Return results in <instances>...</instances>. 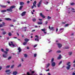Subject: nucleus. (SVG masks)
<instances>
[{
  "mask_svg": "<svg viewBox=\"0 0 75 75\" xmlns=\"http://www.w3.org/2000/svg\"><path fill=\"white\" fill-rule=\"evenodd\" d=\"M73 63H75V59H74V61Z\"/></svg>",
  "mask_w": 75,
  "mask_h": 75,
  "instance_id": "obj_63",
  "label": "nucleus"
},
{
  "mask_svg": "<svg viewBox=\"0 0 75 75\" xmlns=\"http://www.w3.org/2000/svg\"><path fill=\"white\" fill-rule=\"evenodd\" d=\"M3 26V25L0 24V27H2Z\"/></svg>",
  "mask_w": 75,
  "mask_h": 75,
  "instance_id": "obj_46",
  "label": "nucleus"
},
{
  "mask_svg": "<svg viewBox=\"0 0 75 75\" xmlns=\"http://www.w3.org/2000/svg\"><path fill=\"white\" fill-rule=\"evenodd\" d=\"M68 25H69V24H66V25H65V27H67V26H68Z\"/></svg>",
  "mask_w": 75,
  "mask_h": 75,
  "instance_id": "obj_41",
  "label": "nucleus"
},
{
  "mask_svg": "<svg viewBox=\"0 0 75 75\" xmlns=\"http://www.w3.org/2000/svg\"><path fill=\"white\" fill-rule=\"evenodd\" d=\"M8 35L9 36H11V33L10 32L9 33Z\"/></svg>",
  "mask_w": 75,
  "mask_h": 75,
  "instance_id": "obj_34",
  "label": "nucleus"
},
{
  "mask_svg": "<svg viewBox=\"0 0 75 75\" xmlns=\"http://www.w3.org/2000/svg\"><path fill=\"white\" fill-rule=\"evenodd\" d=\"M14 67V65H12L11 66V68H13V67Z\"/></svg>",
  "mask_w": 75,
  "mask_h": 75,
  "instance_id": "obj_44",
  "label": "nucleus"
},
{
  "mask_svg": "<svg viewBox=\"0 0 75 75\" xmlns=\"http://www.w3.org/2000/svg\"><path fill=\"white\" fill-rule=\"evenodd\" d=\"M1 11L2 13H4V12H6L7 11L6 10H3Z\"/></svg>",
  "mask_w": 75,
  "mask_h": 75,
  "instance_id": "obj_26",
  "label": "nucleus"
},
{
  "mask_svg": "<svg viewBox=\"0 0 75 75\" xmlns=\"http://www.w3.org/2000/svg\"><path fill=\"white\" fill-rule=\"evenodd\" d=\"M32 20L34 22H35L36 21V19L35 18H34Z\"/></svg>",
  "mask_w": 75,
  "mask_h": 75,
  "instance_id": "obj_29",
  "label": "nucleus"
},
{
  "mask_svg": "<svg viewBox=\"0 0 75 75\" xmlns=\"http://www.w3.org/2000/svg\"><path fill=\"white\" fill-rule=\"evenodd\" d=\"M70 64V62H68L67 63V66L66 67V68L68 70H69V69H70V68H71V65Z\"/></svg>",
  "mask_w": 75,
  "mask_h": 75,
  "instance_id": "obj_2",
  "label": "nucleus"
},
{
  "mask_svg": "<svg viewBox=\"0 0 75 75\" xmlns=\"http://www.w3.org/2000/svg\"><path fill=\"white\" fill-rule=\"evenodd\" d=\"M49 29H50V30H53V29H54V27H52L51 28H50V26H49Z\"/></svg>",
  "mask_w": 75,
  "mask_h": 75,
  "instance_id": "obj_22",
  "label": "nucleus"
},
{
  "mask_svg": "<svg viewBox=\"0 0 75 75\" xmlns=\"http://www.w3.org/2000/svg\"><path fill=\"white\" fill-rule=\"evenodd\" d=\"M30 73L32 74H34V72H35V71H32V70H30Z\"/></svg>",
  "mask_w": 75,
  "mask_h": 75,
  "instance_id": "obj_18",
  "label": "nucleus"
},
{
  "mask_svg": "<svg viewBox=\"0 0 75 75\" xmlns=\"http://www.w3.org/2000/svg\"><path fill=\"white\" fill-rule=\"evenodd\" d=\"M47 75H51V74H50V73H47Z\"/></svg>",
  "mask_w": 75,
  "mask_h": 75,
  "instance_id": "obj_54",
  "label": "nucleus"
},
{
  "mask_svg": "<svg viewBox=\"0 0 75 75\" xmlns=\"http://www.w3.org/2000/svg\"><path fill=\"white\" fill-rule=\"evenodd\" d=\"M36 3H37V2L36 1H34V2L33 3V6H32V8H34V7H36Z\"/></svg>",
  "mask_w": 75,
  "mask_h": 75,
  "instance_id": "obj_4",
  "label": "nucleus"
},
{
  "mask_svg": "<svg viewBox=\"0 0 75 75\" xmlns=\"http://www.w3.org/2000/svg\"><path fill=\"white\" fill-rule=\"evenodd\" d=\"M45 71H50V69H48L47 70H46Z\"/></svg>",
  "mask_w": 75,
  "mask_h": 75,
  "instance_id": "obj_50",
  "label": "nucleus"
},
{
  "mask_svg": "<svg viewBox=\"0 0 75 75\" xmlns=\"http://www.w3.org/2000/svg\"><path fill=\"white\" fill-rule=\"evenodd\" d=\"M24 57L25 58L27 57V54H25Z\"/></svg>",
  "mask_w": 75,
  "mask_h": 75,
  "instance_id": "obj_40",
  "label": "nucleus"
},
{
  "mask_svg": "<svg viewBox=\"0 0 75 75\" xmlns=\"http://www.w3.org/2000/svg\"><path fill=\"white\" fill-rule=\"evenodd\" d=\"M72 75H75V73H73L72 74Z\"/></svg>",
  "mask_w": 75,
  "mask_h": 75,
  "instance_id": "obj_59",
  "label": "nucleus"
},
{
  "mask_svg": "<svg viewBox=\"0 0 75 75\" xmlns=\"http://www.w3.org/2000/svg\"><path fill=\"white\" fill-rule=\"evenodd\" d=\"M3 56L4 58H6L7 57V55L6 54H3Z\"/></svg>",
  "mask_w": 75,
  "mask_h": 75,
  "instance_id": "obj_23",
  "label": "nucleus"
},
{
  "mask_svg": "<svg viewBox=\"0 0 75 75\" xmlns=\"http://www.w3.org/2000/svg\"><path fill=\"white\" fill-rule=\"evenodd\" d=\"M54 61V58H52L51 60V63L53 62Z\"/></svg>",
  "mask_w": 75,
  "mask_h": 75,
  "instance_id": "obj_27",
  "label": "nucleus"
},
{
  "mask_svg": "<svg viewBox=\"0 0 75 75\" xmlns=\"http://www.w3.org/2000/svg\"><path fill=\"white\" fill-rule=\"evenodd\" d=\"M10 70H8L6 71V72L7 73V74H11V73L10 72Z\"/></svg>",
  "mask_w": 75,
  "mask_h": 75,
  "instance_id": "obj_9",
  "label": "nucleus"
},
{
  "mask_svg": "<svg viewBox=\"0 0 75 75\" xmlns=\"http://www.w3.org/2000/svg\"><path fill=\"white\" fill-rule=\"evenodd\" d=\"M61 59V55L60 54L59 57H58L57 59Z\"/></svg>",
  "mask_w": 75,
  "mask_h": 75,
  "instance_id": "obj_17",
  "label": "nucleus"
},
{
  "mask_svg": "<svg viewBox=\"0 0 75 75\" xmlns=\"http://www.w3.org/2000/svg\"><path fill=\"white\" fill-rule=\"evenodd\" d=\"M24 3L23 2H20V5H21V6L22 5H24Z\"/></svg>",
  "mask_w": 75,
  "mask_h": 75,
  "instance_id": "obj_13",
  "label": "nucleus"
},
{
  "mask_svg": "<svg viewBox=\"0 0 75 75\" xmlns=\"http://www.w3.org/2000/svg\"><path fill=\"white\" fill-rule=\"evenodd\" d=\"M25 41H26V42H27L28 41H29V39H28L27 38H26L25 39Z\"/></svg>",
  "mask_w": 75,
  "mask_h": 75,
  "instance_id": "obj_25",
  "label": "nucleus"
},
{
  "mask_svg": "<svg viewBox=\"0 0 75 75\" xmlns=\"http://www.w3.org/2000/svg\"><path fill=\"white\" fill-rule=\"evenodd\" d=\"M39 20L40 21H42V20L41 19H39Z\"/></svg>",
  "mask_w": 75,
  "mask_h": 75,
  "instance_id": "obj_55",
  "label": "nucleus"
},
{
  "mask_svg": "<svg viewBox=\"0 0 75 75\" xmlns=\"http://www.w3.org/2000/svg\"><path fill=\"white\" fill-rule=\"evenodd\" d=\"M57 52H58V53H59L61 52V51L58 50L57 51Z\"/></svg>",
  "mask_w": 75,
  "mask_h": 75,
  "instance_id": "obj_43",
  "label": "nucleus"
},
{
  "mask_svg": "<svg viewBox=\"0 0 75 75\" xmlns=\"http://www.w3.org/2000/svg\"><path fill=\"white\" fill-rule=\"evenodd\" d=\"M0 6L1 7H2V8H6L7 7L6 5H0Z\"/></svg>",
  "mask_w": 75,
  "mask_h": 75,
  "instance_id": "obj_11",
  "label": "nucleus"
},
{
  "mask_svg": "<svg viewBox=\"0 0 75 75\" xmlns=\"http://www.w3.org/2000/svg\"><path fill=\"white\" fill-rule=\"evenodd\" d=\"M50 65V63H47L46 65V68H47Z\"/></svg>",
  "mask_w": 75,
  "mask_h": 75,
  "instance_id": "obj_16",
  "label": "nucleus"
},
{
  "mask_svg": "<svg viewBox=\"0 0 75 75\" xmlns=\"http://www.w3.org/2000/svg\"><path fill=\"white\" fill-rule=\"evenodd\" d=\"M1 31H4V29H1Z\"/></svg>",
  "mask_w": 75,
  "mask_h": 75,
  "instance_id": "obj_58",
  "label": "nucleus"
},
{
  "mask_svg": "<svg viewBox=\"0 0 75 75\" xmlns=\"http://www.w3.org/2000/svg\"><path fill=\"white\" fill-rule=\"evenodd\" d=\"M1 51L2 52H3V51H4V50L3 49H1Z\"/></svg>",
  "mask_w": 75,
  "mask_h": 75,
  "instance_id": "obj_53",
  "label": "nucleus"
},
{
  "mask_svg": "<svg viewBox=\"0 0 75 75\" xmlns=\"http://www.w3.org/2000/svg\"><path fill=\"white\" fill-rule=\"evenodd\" d=\"M35 40L36 41H38V42H39V40L38 39H35Z\"/></svg>",
  "mask_w": 75,
  "mask_h": 75,
  "instance_id": "obj_37",
  "label": "nucleus"
},
{
  "mask_svg": "<svg viewBox=\"0 0 75 75\" xmlns=\"http://www.w3.org/2000/svg\"><path fill=\"white\" fill-rule=\"evenodd\" d=\"M51 17H50L49 16H48L47 17V19L48 20H50V19H51Z\"/></svg>",
  "mask_w": 75,
  "mask_h": 75,
  "instance_id": "obj_30",
  "label": "nucleus"
},
{
  "mask_svg": "<svg viewBox=\"0 0 75 75\" xmlns=\"http://www.w3.org/2000/svg\"><path fill=\"white\" fill-rule=\"evenodd\" d=\"M70 4L71 5H74V4H75V3H70Z\"/></svg>",
  "mask_w": 75,
  "mask_h": 75,
  "instance_id": "obj_35",
  "label": "nucleus"
},
{
  "mask_svg": "<svg viewBox=\"0 0 75 75\" xmlns=\"http://www.w3.org/2000/svg\"><path fill=\"white\" fill-rule=\"evenodd\" d=\"M18 50H19V52H21V48H20V47H19L18 48Z\"/></svg>",
  "mask_w": 75,
  "mask_h": 75,
  "instance_id": "obj_15",
  "label": "nucleus"
},
{
  "mask_svg": "<svg viewBox=\"0 0 75 75\" xmlns=\"http://www.w3.org/2000/svg\"><path fill=\"white\" fill-rule=\"evenodd\" d=\"M42 1V0H41L39 2L38 4L37 5L38 7H40L41 6V4Z\"/></svg>",
  "mask_w": 75,
  "mask_h": 75,
  "instance_id": "obj_5",
  "label": "nucleus"
},
{
  "mask_svg": "<svg viewBox=\"0 0 75 75\" xmlns=\"http://www.w3.org/2000/svg\"><path fill=\"white\" fill-rule=\"evenodd\" d=\"M62 64V61H61L59 63V65L60 64Z\"/></svg>",
  "mask_w": 75,
  "mask_h": 75,
  "instance_id": "obj_38",
  "label": "nucleus"
},
{
  "mask_svg": "<svg viewBox=\"0 0 75 75\" xmlns=\"http://www.w3.org/2000/svg\"><path fill=\"white\" fill-rule=\"evenodd\" d=\"M16 6H13L10 7V9H7L6 10L7 11H9L10 12H11L13 11L12 9H13V8H16Z\"/></svg>",
  "mask_w": 75,
  "mask_h": 75,
  "instance_id": "obj_1",
  "label": "nucleus"
},
{
  "mask_svg": "<svg viewBox=\"0 0 75 75\" xmlns=\"http://www.w3.org/2000/svg\"><path fill=\"white\" fill-rule=\"evenodd\" d=\"M34 57H37V54H34Z\"/></svg>",
  "mask_w": 75,
  "mask_h": 75,
  "instance_id": "obj_45",
  "label": "nucleus"
},
{
  "mask_svg": "<svg viewBox=\"0 0 75 75\" xmlns=\"http://www.w3.org/2000/svg\"><path fill=\"white\" fill-rule=\"evenodd\" d=\"M7 3H8V4H10V1H8L7 2Z\"/></svg>",
  "mask_w": 75,
  "mask_h": 75,
  "instance_id": "obj_60",
  "label": "nucleus"
},
{
  "mask_svg": "<svg viewBox=\"0 0 75 75\" xmlns=\"http://www.w3.org/2000/svg\"><path fill=\"white\" fill-rule=\"evenodd\" d=\"M51 63L52 64V67H55V62H51Z\"/></svg>",
  "mask_w": 75,
  "mask_h": 75,
  "instance_id": "obj_10",
  "label": "nucleus"
},
{
  "mask_svg": "<svg viewBox=\"0 0 75 75\" xmlns=\"http://www.w3.org/2000/svg\"><path fill=\"white\" fill-rule=\"evenodd\" d=\"M5 20H7V21H11V19L9 18H5Z\"/></svg>",
  "mask_w": 75,
  "mask_h": 75,
  "instance_id": "obj_12",
  "label": "nucleus"
},
{
  "mask_svg": "<svg viewBox=\"0 0 75 75\" xmlns=\"http://www.w3.org/2000/svg\"><path fill=\"white\" fill-rule=\"evenodd\" d=\"M40 16L42 17V18H45V16L44 15H43L42 13H40Z\"/></svg>",
  "mask_w": 75,
  "mask_h": 75,
  "instance_id": "obj_6",
  "label": "nucleus"
},
{
  "mask_svg": "<svg viewBox=\"0 0 75 75\" xmlns=\"http://www.w3.org/2000/svg\"><path fill=\"white\" fill-rule=\"evenodd\" d=\"M11 57H9L8 58V59H11Z\"/></svg>",
  "mask_w": 75,
  "mask_h": 75,
  "instance_id": "obj_47",
  "label": "nucleus"
},
{
  "mask_svg": "<svg viewBox=\"0 0 75 75\" xmlns=\"http://www.w3.org/2000/svg\"><path fill=\"white\" fill-rule=\"evenodd\" d=\"M43 3L45 4H46V5H47V4H48V2L47 1H45Z\"/></svg>",
  "mask_w": 75,
  "mask_h": 75,
  "instance_id": "obj_19",
  "label": "nucleus"
},
{
  "mask_svg": "<svg viewBox=\"0 0 75 75\" xmlns=\"http://www.w3.org/2000/svg\"><path fill=\"white\" fill-rule=\"evenodd\" d=\"M6 34V32L5 31L3 32V34L4 35H5V34Z\"/></svg>",
  "mask_w": 75,
  "mask_h": 75,
  "instance_id": "obj_32",
  "label": "nucleus"
},
{
  "mask_svg": "<svg viewBox=\"0 0 75 75\" xmlns=\"http://www.w3.org/2000/svg\"><path fill=\"white\" fill-rule=\"evenodd\" d=\"M40 75H43L42 74V73H40Z\"/></svg>",
  "mask_w": 75,
  "mask_h": 75,
  "instance_id": "obj_64",
  "label": "nucleus"
},
{
  "mask_svg": "<svg viewBox=\"0 0 75 75\" xmlns=\"http://www.w3.org/2000/svg\"><path fill=\"white\" fill-rule=\"evenodd\" d=\"M47 23H48V22H46V23H45V24H47Z\"/></svg>",
  "mask_w": 75,
  "mask_h": 75,
  "instance_id": "obj_62",
  "label": "nucleus"
},
{
  "mask_svg": "<svg viewBox=\"0 0 75 75\" xmlns=\"http://www.w3.org/2000/svg\"><path fill=\"white\" fill-rule=\"evenodd\" d=\"M17 74V72L16 71H14L13 73V75H16Z\"/></svg>",
  "mask_w": 75,
  "mask_h": 75,
  "instance_id": "obj_20",
  "label": "nucleus"
},
{
  "mask_svg": "<svg viewBox=\"0 0 75 75\" xmlns=\"http://www.w3.org/2000/svg\"><path fill=\"white\" fill-rule=\"evenodd\" d=\"M9 45L11 47H16V45H14V44H13V42H9Z\"/></svg>",
  "mask_w": 75,
  "mask_h": 75,
  "instance_id": "obj_3",
  "label": "nucleus"
},
{
  "mask_svg": "<svg viewBox=\"0 0 75 75\" xmlns=\"http://www.w3.org/2000/svg\"><path fill=\"white\" fill-rule=\"evenodd\" d=\"M72 53L71 52H69V55H71L72 54Z\"/></svg>",
  "mask_w": 75,
  "mask_h": 75,
  "instance_id": "obj_31",
  "label": "nucleus"
},
{
  "mask_svg": "<svg viewBox=\"0 0 75 75\" xmlns=\"http://www.w3.org/2000/svg\"><path fill=\"white\" fill-rule=\"evenodd\" d=\"M41 30L43 31V32H45V29H42Z\"/></svg>",
  "mask_w": 75,
  "mask_h": 75,
  "instance_id": "obj_28",
  "label": "nucleus"
},
{
  "mask_svg": "<svg viewBox=\"0 0 75 75\" xmlns=\"http://www.w3.org/2000/svg\"><path fill=\"white\" fill-rule=\"evenodd\" d=\"M6 51H8V49H6Z\"/></svg>",
  "mask_w": 75,
  "mask_h": 75,
  "instance_id": "obj_56",
  "label": "nucleus"
},
{
  "mask_svg": "<svg viewBox=\"0 0 75 75\" xmlns=\"http://www.w3.org/2000/svg\"><path fill=\"white\" fill-rule=\"evenodd\" d=\"M64 28H60L59 30V34L60 33H61L62 32L64 31Z\"/></svg>",
  "mask_w": 75,
  "mask_h": 75,
  "instance_id": "obj_7",
  "label": "nucleus"
},
{
  "mask_svg": "<svg viewBox=\"0 0 75 75\" xmlns=\"http://www.w3.org/2000/svg\"><path fill=\"white\" fill-rule=\"evenodd\" d=\"M2 25L3 26H6L5 25V23H4V22H3L2 23Z\"/></svg>",
  "mask_w": 75,
  "mask_h": 75,
  "instance_id": "obj_33",
  "label": "nucleus"
},
{
  "mask_svg": "<svg viewBox=\"0 0 75 75\" xmlns=\"http://www.w3.org/2000/svg\"><path fill=\"white\" fill-rule=\"evenodd\" d=\"M57 45L59 48H60L61 47H62V44L60 43H58L57 44Z\"/></svg>",
  "mask_w": 75,
  "mask_h": 75,
  "instance_id": "obj_8",
  "label": "nucleus"
},
{
  "mask_svg": "<svg viewBox=\"0 0 75 75\" xmlns=\"http://www.w3.org/2000/svg\"><path fill=\"white\" fill-rule=\"evenodd\" d=\"M30 3V1H27V3Z\"/></svg>",
  "mask_w": 75,
  "mask_h": 75,
  "instance_id": "obj_61",
  "label": "nucleus"
},
{
  "mask_svg": "<svg viewBox=\"0 0 75 75\" xmlns=\"http://www.w3.org/2000/svg\"><path fill=\"white\" fill-rule=\"evenodd\" d=\"M27 44V42H24L23 43V45H25Z\"/></svg>",
  "mask_w": 75,
  "mask_h": 75,
  "instance_id": "obj_36",
  "label": "nucleus"
},
{
  "mask_svg": "<svg viewBox=\"0 0 75 75\" xmlns=\"http://www.w3.org/2000/svg\"><path fill=\"white\" fill-rule=\"evenodd\" d=\"M4 53H5V54H7V52L6 51H4Z\"/></svg>",
  "mask_w": 75,
  "mask_h": 75,
  "instance_id": "obj_48",
  "label": "nucleus"
},
{
  "mask_svg": "<svg viewBox=\"0 0 75 75\" xmlns=\"http://www.w3.org/2000/svg\"><path fill=\"white\" fill-rule=\"evenodd\" d=\"M25 13H26V12H25V11H24L21 14V16H24L25 15Z\"/></svg>",
  "mask_w": 75,
  "mask_h": 75,
  "instance_id": "obj_14",
  "label": "nucleus"
},
{
  "mask_svg": "<svg viewBox=\"0 0 75 75\" xmlns=\"http://www.w3.org/2000/svg\"><path fill=\"white\" fill-rule=\"evenodd\" d=\"M16 21V20H13V22H15V21Z\"/></svg>",
  "mask_w": 75,
  "mask_h": 75,
  "instance_id": "obj_57",
  "label": "nucleus"
},
{
  "mask_svg": "<svg viewBox=\"0 0 75 75\" xmlns=\"http://www.w3.org/2000/svg\"><path fill=\"white\" fill-rule=\"evenodd\" d=\"M37 46V45H34V47L35 48V47H36Z\"/></svg>",
  "mask_w": 75,
  "mask_h": 75,
  "instance_id": "obj_52",
  "label": "nucleus"
},
{
  "mask_svg": "<svg viewBox=\"0 0 75 75\" xmlns=\"http://www.w3.org/2000/svg\"><path fill=\"white\" fill-rule=\"evenodd\" d=\"M69 47H65V48L66 49H68L69 48Z\"/></svg>",
  "mask_w": 75,
  "mask_h": 75,
  "instance_id": "obj_51",
  "label": "nucleus"
},
{
  "mask_svg": "<svg viewBox=\"0 0 75 75\" xmlns=\"http://www.w3.org/2000/svg\"><path fill=\"white\" fill-rule=\"evenodd\" d=\"M37 24L39 25L42 24V22H37Z\"/></svg>",
  "mask_w": 75,
  "mask_h": 75,
  "instance_id": "obj_21",
  "label": "nucleus"
},
{
  "mask_svg": "<svg viewBox=\"0 0 75 75\" xmlns=\"http://www.w3.org/2000/svg\"><path fill=\"white\" fill-rule=\"evenodd\" d=\"M23 7V5L21 6H20V8H19V10H21V9H22V8Z\"/></svg>",
  "mask_w": 75,
  "mask_h": 75,
  "instance_id": "obj_24",
  "label": "nucleus"
},
{
  "mask_svg": "<svg viewBox=\"0 0 75 75\" xmlns=\"http://www.w3.org/2000/svg\"><path fill=\"white\" fill-rule=\"evenodd\" d=\"M10 67V66L8 65V66H6V68H9V67Z\"/></svg>",
  "mask_w": 75,
  "mask_h": 75,
  "instance_id": "obj_39",
  "label": "nucleus"
},
{
  "mask_svg": "<svg viewBox=\"0 0 75 75\" xmlns=\"http://www.w3.org/2000/svg\"><path fill=\"white\" fill-rule=\"evenodd\" d=\"M10 27H14V25H10Z\"/></svg>",
  "mask_w": 75,
  "mask_h": 75,
  "instance_id": "obj_49",
  "label": "nucleus"
},
{
  "mask_svg": "<svg viewBox=\"0 0 75 75\" xmlns=\"http://www.w3.org/2000/svg\"><path fill=\"white\" fill-rule=\"evenodd\" d=\"M21 64H20L18 66V67H21Z\"/></svg>",
  "mask_w": 75,
  "mask_h": 75,
  "instance_id": "obj_42",
  "label": "nucleus"
}]
</instances>
